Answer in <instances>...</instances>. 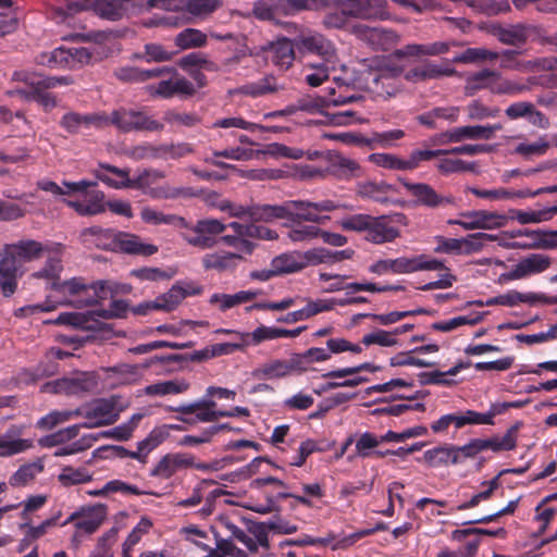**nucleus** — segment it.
Wrapping results in <instances>:
<instances>
[{"instance_id":"35","label":"nucleus","mask_w":557,"mask_h":557,"mask_svg":"<svg viewBox=\"0 0 557 557\" xmlns=\"http://www.w3.org/2000/svg\"><path fill=\"white\" fill-rule=\"evenodd\" d=\"M500 306L515 307L519 304L534 305L536 302L542 304H557V297L546 296L544 294L535 293H520L518 290H509L503 295H499Z\"/></svg>"},{"instance_id":"49","label":"nucleus","mask_w":557,"mask_h":557,"mask_svg":"<svg viewBox=\"0 0 557 557\" xmlns=\"http://www.w3.org/2000/svg\"><path fill=\"white\" fill-rule=\"evenodd\" d=\"M338 62L310 63L307 65L309 73L306 74L305 81L311 87L322 85L330 77V72L334 71Z\"/></svg>"},{"instance_id":"30","label":"nucleus","mask_w":557,"mask_h":557,"mask_svg":"<svg viewBox=\"0 0 557 557\" xmlns=\"http://www.w3.org/2000/svg\"><path fill=\"white\" fill-rule=\"evenodd\" d=\"M420 462H424L431 468L448 467L449 465H458V458L455 450V445L444 444L435 446L423 453Z\"/></svg>"},{"instance_id":"16","label":"nucleus","mask_w":557,"mask_h":557,"mask_svg":"<svg viewBox=\"0 0 557 557\" xmlns=\"http://www.w3.org/2000/svg\"><path fill=\"white\" fill-rule=\"evenodd\" d=\"M404 186L419 206L434 209L455 203V198L451 195H441L429 184L404 182Z\"/></svg>"},{"instance_id":"1","label":"nucleus","mask_w":557,"mask_h":557,"mask_svg":"<svg viewBox=\"0 0 557 557\" xmlns=\"http://www.w3.org/2000/svg\"><path fill=\"white\" fill-rule=\"evenodd\" d=\"M127 311V304L117 299L110 304L108 309L91 310L88 312H62L55 320L49 321L58 325L70 326L74 330L87 332L86 335H62L64 344L78 345H117L109 342L113 336V331L99 319L122 318Z\"/></svg>"},{"instance_id":"26","label":"nucleus","mask_w":557,"mask_h":557,"mask_svg":"<svg viewBox=\"0 0 557 557\" xmlns=\"http://www.w3.org/2000/svg\"><path fill=\"white\" fill-rule=\"evenodd\" d=\"M81 215H96L104 212V194L97 189L86 191L83 200H65Z\"/></svg>"},{"instance_id":"34","label":"nucleus","mask_w":557,"mask_h":557,"mask_svg":"<svg viewBox=\"0 0 557 557\" xmlns=\"http://www.w3.org/2000/svg\"><path fill=\"white\" fill-rule=\"evenodd\" d=\"M532 26L524 24H515L508 26H499L494 29V36L504 45L522 46L527 42Z\"/></svg>"},{"instance_id":"6","label":"nucleus","mask_w":557,"mask_h":557,"mask_svg":"<svg viewBox=\"0 0 557 557\" xmlns=\"http://www.w3.org/2000/svg\"><path fill=\"white\" fill-rule=\"evenodd\" d=\"M289 33H296L294 45L300 55L315 54L326 62H338L335 45L323 34L288 23Z\"/></svg>"},{"instance_id":"50","label":"nucleus","mask_w":557,"mask_h":557,"mask_svg":"<svg viewBox=\"0 0 557 557\" xmlns=\"http://www.w3.org/2000/svg\"><path fill=\"white\" fill-rule=\"evenodd\" d=\"M44 471V462L38 459L34 462L21 466L11 476L9 483L11 486H24L33 481L37 474Z\"/></svg>"},{"instance_id":"39","label":"nucleus","mask_w":557,"mask_h":557,"mask_svg":"<svg viewBox=\"0 0 557 557\" xmlns=\"http://www.w3.org/2000/svg\"><path fill=\"white\" fill-rule=\"evenodd\" d=\"M287 202L280 205H257L252 203L251 221L271 223L275 220H287Z\"/></svg>"},{"instance_id":"24","label":"nucleus","mask_w":557,"mask_h":557,"mask_svg":"<svg viewBox=\"0 0 557 557\" xmlns=\"http://www.w3.org/2000/svg\"><path fill=\"white\" fill-rule=\"evenodd\" d=\"M94 0H65L64 7H57L52 9V20L62 25L75 27V15L87 11L94 10Z\"/></svg>"},{"instance_id":"22","label":"nucleus","mask_w":557,"mask_h":557,"mask_svg":"<svg viewBox=\"0 0 557 557\" xmlns=\"http://www.w3.org/2000/svg\"><path fill=\"white\" fill-rule=\"evenodd\" d=\"M23 431L24 426L13 424L0 436V457H12L33 447L32 440L20 438Z\"/></svg>"},{"instance_id":"20","label":"nucleus","mask_w":557,"mask_h":557,"mask_svg":"<svg viewBox=\"0 0 557 557\" xmlns=\"http://www.w3.org/2000/svg\"><path fill=\"white\" fill-rule=\"evenodd\" d=\"M201 290L202 288L200 286L191 282H176L168 292L157 297L160 311L171 312L175 310L185 298L199 295Z\"/></svg>"},{"instance_id":"3","label":"nucleus","mask_w":557,"mask_h":557,"mask_svg":"<svg viewBox=\"0 0 557 557\" xmlns=\"http://www.w3.org/2000/svg\"><path fill=\"white\" fill-rule=\"evenodd\" d=\"M62 271V263L60 256H50L42 269L34 272L32 277L44 278L47 281L49 287L53 289L58 295V299L54 304H51L50 299L44 305H29L20 308L16 311V315L26 317L44 311H51L57 306H71L69 300L77 298L81 290H84V281L78 277H73L67 281H59V275Z\"/></svg>"},{"instance_id":"63","label":"nucleus","mask_w":557,"mask_h":557,"mask_svg":"<svg viewBox=\"0 0 557 557\" xmlns=\"http://www.w3.org/2000/svg\"><path fill=\"white\" fill-rule=\"evenodd\" d=\"M152 527L150 520L146 518H141V520L137 523V525L132 530V532L126 537L123 544V556L128 557L129 552L133 547L138 544L144 534H146L149 529Z\"/></svg>"},{"instance_id":"51","label":"nucleus","mask_w":557,"mask_h":557,"mask_svg":"<svg viewBox=\"0 0 557 557\" xmlns=\"http://www.w3.org/2000/svg\"><path fill=\"white\" fill-rule=\"evenodd\" d=\"M495 76V70L483 69L475 73H472L467 77L466 90L473 95L481 89L492 90L493 81Z\"/></svg>"},{"instance_id":"43","label":"nucleus","mask_w":557,"mask_h":557,"mask_svg":"<svg viewBox=\"0 0 557 557\" xmlns=\"http://www.w3.org/2000/svg\"><path fill=\"white\" fill-rule=\"evenodd\" d=\"M141 220L151 225L166 224L172 225L180 230L181 226H185V219L176 214H164L150 207H145L140 211Z\"/></svg>"},{"instance_id":"12","label":"nucleus","mask_w":557,"mask_h":557,"mask_svg":"<svg viewBox=\"0 0 557 557\" xmlns=\"http://www.w3.org/2000/svg\"><path fill=\"white\" fill-rule=\"evenodd\" d=\"M216 334H227L232 337V341L228 343L218 344L212 348H243L244 346H255L259 345L262 341L268 338H277L282 336H296L300 333V329L295 331H286L283 329L275 327H267L260 326L256 329L252 333H238L232 330L220 329L215 331Z\"/></svg>"},{"instance_id":"5","label":"nucleus","mask_w":557,"mask_h":557,"mask_svg":"<svg viewBox=\"0 0 557 557\" xmlns=\"http://www.w3.org/2000/svg\"><path fill=\"white\" fill-rule=\"evenodd\" d=\"M334 8L341 11H333L325 14L322 24L325 28L339 29L346 26L347 20H385L387 18L386 0H336Z\"/></svg>"},{"instance_id":"36","label":"nucleus","mask_w":557,"mask_h":557,"mask_svg":"<svg viewBox=\"0 0 557 557\" xmlns=\"http://www.w3.org/2000/svg\"><path fill=\"white\" fill-rule=\"evenodd\" d=\"M472 366L471 361H459L454 367L448 369L447 371H433V372H422L419 374L420 383L423 385H442V386H453L457 384V382L453 379H447V375H456L463 369H468Z\"/></svg>"},{"instance_id":"46","label":"nucleus","mask_w":557,"mask_h":557,"mask_svg":"<svg viewBox=\"0 0 557 557\" xmlns=\"http://www.w3.org/2000/svg\"><path fill=\"white\" fill-rule=\"evenodd\" d=\"M174 42L182 50L202 48L208 42V35L197 28H185L176 35Z\"/></svg>"},{"instance_id":"4","label":"nucleus","mask_w":557,"mask_h":557,"mask_svg":"<svg viewBox=\"0 0 557 557\" xmlns=\"http://www.w3.org/2000/svg\"><path fill=\"white\" fill-rule=\"evenodd\" d=\"M230 351L231 350H196L193 355L170 354L166 356L154 357L148 363H123L113 367L111 370L121 375L123 383H133L143 376V371L147 368L154 367L156 372L159 374L172 373L184 369L188 361H201L228 354Z\"/></svg>"},{"instance_id":"60","label":"nucleus","mask_w":557,"mask_h":557,"mask_svg":"<svg viewBox=\"0 0 557 557\" xmlns=\"http://www.w3.org/2000/svg\"><path fill=\"white\" fill-rule=\"evenodd\" d=\"M371 218H372V215L358 213V214L344 216L343 219H341L337 222V224L344 231H350V232H357V233L364 232L367 234Z\"/></svg>"},{"instance_id":"8","label":"nucleus","mask_w":557,"mask_h":557,"mask_svg":"<svg viewBox=\"0 0 557 557\" xmlns=\"http://www.w3.org/2000/svg\"><path fill=\"white\" fill-rule=\"evenodd\" d=\"M107 122L103 125L112 124L122 132H159L163 129V124L153 120L143 111L127 108L114 110L110 115H106Z\"/></svg>"},{"instance_id":"57","label":"nucleus","mask_w":557,"mask_h":557,"mask_svg":"<svg viewBox=\"0 0 557 557\" xmlns=\"http://www.w3.org/2000/svg\"><path fill=\"white\" fill-rule=\"evenodd\" d=\"M101 168L112 174H114L117 178H120L119 182H113V178L110 177L106 173H99L98 178L102 181L103 183L108 184L111 187L114 188H131L132 186V178L128 176V171L124 169H119L113 165L104 164L101 165Z\"/></svg>"},{"instance_id":"41","label":"nucleus","mask_w":557,"mask_h":557,"mask_svg":"<svg viewBox=\"0 0 557 557\" xmlns=\"http://www.w3.org/2000/svg\"><path fill=\"white\" fill-rule=\"evenodd\" d=\"M492 86V94L499 96H518L530 91V86L525 84H520L518 82L506 78L502 75L500 72L495 71V76Z\"/></svg>"},{"instance_id":"7","label":"nucleus","mask_w":557,"mask_h":557,"mask_svg":"<svg viewBox=\"0 0 557 557\" xmlns=\"http://www.w3.org/2000/svg\"><path fill=\"white\" fill-rule=\"evenodd\" d=\"M225 230L226 224L218 219H201L195 224L185 220V226L180 227V235L188 245L207 250L218 244V236Z\"/></svg>"},{"instance_id":"10","label":"nucleus","mask_w":557,"mask_h":557,"mask_svg":"<svg viewBox=\"0 0 557 557\" xmlns=\"http://www.w3.org/2000/svg\"><path fill=\"white\" fill-rule=\"evenodd\" d=\"M95 57L87 48H57L50 52H44L36 59L38 64L49 67H64L76 70L92 63Z\"/></svg>"},{"instance_id":"25","label":"nucleus","mask_w":557,"mask_h":557,"mask_svg":"<svg viewBox=\"0 0 557 557\" xmlns=\"http://www.w3.org/2000/svg\"><path fill=\"white\" fill-rule=\"evenodd\" d=\"M272 272L278 275L295 273L309 264L306 252L292 251L282 253L272 259Z\"/></svg>"},{"instance_id":"32","label":"nucleus","mask_w":557,"mask_h":557,"mask_svg":"<svg viewBox=\"0 0 557 557\" xmlns=\"http://www.w3.org/2000/svg\"><path fill=\"white\" fill-rule=\"evenodd\" d=\"M443 263L436 259H428L425 256L412 258L400 257L395 259V274L412 273L417 271L441 270Z\"/></svg>"},{"instance_id":"37","label":"nucleus","mask_w":557,"mask_h":557,"mask_svg":"<svg viewBox=\"0 0 557 557\" xmlns=\"http://www.w3.org/2000/svg\"><path fill=\"white\" fill-rule=\"evenodd\" d=\"M521 426V422H516L506 431L503 437L481 438L483 450L491 449L498 453L515 449L517 446V435Z\"/></svg>"},{"instance_id":"38","label":"nucleus","mask_w":557,"mask_h":557,"mask_svg":"<svg viewBox=\"0 0 557 557\" xmlns=\"http://www.w3.org/2000/svg\"><path fill=\"white\" fill-rule=\"evenodd\" d=\"M116 249L141 256H151L158 250L154 245L143 243L138 236L127 233H116Z\"/></svg>"},{"instance_id":"40","label":"nucleus","mask_w":557,"mask_h":557,"mask_svg":"<svg viewBox=\"0 0 557 557\" xmlns=\"http://www.w3.org/2000/svg\"><path fill=\"white\" fill-rule=\"evenodd\" d=\"M355 250L348 248L338 251H332L326 248H314L307 251L309 263H335L343 260L351 259Z\"/></svg>"},{"instance_id":"45","label":"nucleus","mask_w":557,"mask_h":557,"mask_svg":"<svg viewBox=\"0 0 557 557\" xmlns=\"http://www.w3.org/2000/svg\"><path fill=\"white\" fill-rule=\"evenodd\" d=\"M145 417V413L137 412L134 413L128 421L109 430L100 432L99 435L102 437H112L116 441L124 442L128 441L132 436L134 431L138 428L140 421Z\"/></svg>"},{"instance_id":"15","label":"nucleus","mask_w":557,"mask_h":557,"mask_svg":"<svg viewBox=\"0 0 557 557\" xmlns=\"http://www.w3.org/2000/svg\"><path fill=\"white\" fill-rule=\"evenodd\" d=\"M553 259L544 253H531L521 258L507 273L502 274L505 281L523 280L531 275L545 272L550 268Z\"/></svg>"},{"instance_id":"2","label":"nucleus","mask_w":557,"mask_h":557,"mask_svg":"<svg viewBox=\"0 0 557 557\" xmlns=\"http://www.w3.org/2000/svg\"><path fill=\"white\" fill-rule=\"evenodd\" d=\"M63 245L60 243L42 244L34 239H22L4 245L0 249V289L5 297L13 295L17 287V278L24 272V264L46 256H61Z\"/></svg>"},{"instance_id":"23","label":"nucleus","mask_w":557,"mask_h":557,"mask_svg":"<svg viewBox=\"0 0 557 557\" xmlns=\"http://www.w3.org/2000/svg\"><path fill=\"white\" fill-rule=\"evenodd\" d=\"M194 466V458L186 453L166 454L163 456L156 467L151 470L150 475L163 479L171 478L177 470Z\"/></svg>"},{"instance_id":"48","label":"nucleus","mask_w":557,"mask_h":557,"mask_svg":"<svg viewBox=\"0 0 557 557\" xmlns=\"http://www.w3.org/2000/svg\"><path fill=\"white\" fill-rule=\"evenodd\" d=\"M498 59V52L486 49V48H468L463 52L457 54L454 58L455 63H484L494 62Z\"/></svg>"},{"instance_id":"64","label":"nucleus","mask_w":557,"mask_h":557,"mask_svg":"<svg viewBox=\"0 0 557 557\" xmlns=\"http://www.w3.org/2000/svg\"><path fill=\"white\" fill-rule=\"evenodd\" d=\"M387 189H389V186L387 185L367 182L358 185L357 193L361 197L369 198L377 202H385L387 200L385 196Z\"/></svg>"},{"instance_id":"28","label":"nucleus","mask_w":557,"mask_h":557,"mask_svg":"<svg viewBox=\"0 0 557 557\" xmlns=\"http://www.w3.org/2000/svg\"><path fill=\"white\" fill-rule=\"evenodd\" d=\"M262 51L272 52V62L282 69H288L295 59L297 52L294 45V38H281L274 42H269L262 47Z\"/></svg>"},{"instance_id":"52","label":"nucleus","mask_w":557,"mask_h":557,"mask_svg":"<svg viewBox=\"0 0 557 557\" xmlns=\"http://www.w3.org/2000/svg\"><path fill=\"white\" fill-rule=\"evenodd\" d=\"M91 480L92 474L86 468H74L71 466L64 467L58 475V481L64 487L88 483Z\"/></svg>"},{"instance_id":"27","label":"nucleus","mask_w":557,"mask_h":557,"mask_svg":"<svg viewBox=\"0 0 557 557\" xmlns=\"http://www.w3.org/2000/svg\"><path fill=\"white\" fill-rule=\"evenodd\" d=\"M106 517V507L99 505L88 509L86 512H74L70 516L69 521H75V528L85 534L95 533Z\"/></svg>"},{"instance_id":"55","label":"nucleus","mask_w":557,"mask_h":557,"mask_svg":"<svg viewBox=\"0 0 557 557\" xmlns=\"http://www.w3.org/2000/svg\"><path fill=\"white\" fill-rule=\"evenodd\" d=\"M252 14L260 21L278 23L280 14L277 0H258L253 4Z\"/></svg>"},{"instance_id":"42","label":"nucleus","mask_w":557,"mask_h":557,"mask_svg":"<svg viewBox=\"0 0 557 557\" xmlns=\"http://www.w3.org/2000/svg\"><path fill=\"white\" fill-rule=\"evenodd\" d=\"M502 124H494V125H466V126H459L458 135H459V143L471 139V140H488L494 137V133L496 131L502 129Z\"/></svg>"},{"instance_id":"54","label":"nucleus","mask_w":557,"mask_h":557,"mask_svg":"<svg viewBox=\"0 0 557 557\" xmlns=\"http://www.w3.org/2000/svg\"><path fill=\"white\" fill-rule=\"evenodd\" d=\"M215 405L216 404L213 400H209V401H206L203 404L196 403V404L181 406L177 409V411H180L182 413H194L197 410H199L202 407H205L206 410L198 411L196 413V417L200 421L212 422V421L216 420L220 417L219 411L211 410L212 408L215 407Z\"/></svg>"},{"instance_id":"44","label":"nucleus","mask_w":557,"mask_h":557,"mask_svg":"<svg viewBox=\"0 0 557 557\" xmlns=\"http://www.w3.org/2000/svg\"><path fill=\"white\" fill-rule=\"evenodd\" d=\"M94 11L101 18L119 21L126 14V5L120 0H94Z\"/></svg>"},{"instance_id":"13","label":"nucleus","mask_w":557,"mask_h":557,"mask_svg":"<svg viewBox=\"0 0 557 557\" xmlns=\"http://www.w3.org/2000/svg\"><path fill=\"white\" fill-rule=\"evenodd\" d=\"M350 32L358 39L369 44L373 49L381 51L392 50L401 40L397 32L385 27H370L357 24L351 27Z\"/></svg>"},{"instance_id":"21","label":"nucleus","mask_w":557,"mask_h":557,"mask_svg":"<svg viewBox=\"0 0 557 557\" xmlns=\"http://www.w3.org/2000/svg\"><path fill=\"white\" fill-rule=\"evenodd\" d=\"M107 122L106 115L81 114L74 111L65 113L60 120V126L70 134H78L92 126L101 127Z\"/></svg>"},{"instance_id":"11","label":"nucleus","mask_w":557,"mask_h":557,"mask_svg":"<svg viewBox=\"0 0 557 557\" xmlns=\"http://www.w3.org/2000/svg\"><path fill=\"white\" fill-rule=\"evenodd\" d=\"M287 221L293 223L310 222L321 224L329 220V216L320 215V212H330L342 208L341 203L325 199L319 202L305 200H287Z\"/></svg>"},{"instance_id":"18","label":"nucleus","mask_w":557,"mask_h":557,"mask_svg":"<svg viewBox=\"0 0 557 557\" xmlns=\"http://www.w3.org/2000/svg\"><path fill=\"white\" fill-rule=\"evenodd\" d=\"M403 215L396 214L394 218L391 216H372L366 239L370 243L381 245L391 243L399 236V231L394 226L395 221H400Z\"/></svg>"},{"instance_id":"9","label":"nucleus","mask_w":557,"mask_h":557,"mask_svg":"<svg viewBox=\"0 0 557 557\" xmlns=\"http://www.w3.org/2000/svg\"><path fill=\"white\" fill-rule=\"evenodd\" d=\"M342 350H305L301 354H294L289 360L271 361V368L275 377H282L294 372L314 371L313 363L325 361L331 358L332 352Z\"/></svg>"},{"instance_id":"33","label":"nucleus","mask_w":557,"mask_h":557,"mask_svg":"<svg viewBox=\"0 0 557 557\" xmlns=\"http://www.w3.org/2000/svg\"><path fill=\"white\" fill-rule=\"evenodd\" d=\"M168 66L156 67L151 70H140L135 66H123L114 71L117 79L125 83H141L157 77H162L165 73H171Z\"/></svg>"},{"instance_id":"19","label":"nucleus","mask_w":557,"mask_h":557,"mask_svg":"<svg viewBox=\"0 0 557 557\" xmlns=\"http://www.w3.org/2000/svg\"><path fill=\"white\" fill-rule=\"evenodd\" d=\"M462 221L459 226L470 230H495L506 225L508 218L498 212L475 210L461 214Z\"/></svg>"},{"instance_id":"53","label":"nucleus","mask_w":557,"mask_h":557,"mask_svg":"<svg viewBox=\"0 0 557 557\" xmlns=\"http://www.w3.org/2000/svg\"><path fill=\"white\" fill-rule=\"evenodd\" d=\"M331 172L339 178H349L360 175V166L349 158L335 156L331 162Z\"/></svg>"},{"instance_id":"14","label":"nucleus","mask_w":557,"mask_h":557,"mask_svg":"<svg viewBox=\"0 0 557 557\" xmlns=\"http://www.w3.org/2000/svg\"><path fill=\"white\" fill-rule=\"evenodd\" d=\"M115 407L116 401L114 397L95 400L90 406L84 409L82 414L87 421L82 423V426L92 429L115 423L120 417V413L115 411Z\"/></svg>"},{"instance_id":"62","label":"nucleus","mask_w":557,"mask_h":557,"mask_svg":"<svg viewBox=\"0 0 557 557\" xmlns=\"http://www.w3.org/2000/svg\"><path fill=\"white\" fill-rule=\"evenodd\" d=\"M428 434V428L424 425H414L412 428L406 429L403 432L387 431L384 435L381 436L382 442L391 443H403L408 438H413L418 436H423Z\"/></svg>"},{"instance_id":"17","label":"nucleus","mask_w":557,"mask_h":557,"mask_svg":"<svg viewBox=\"0 0 557 557\" xmlns=\"http://www.w3.org/2000/svg\"><path fill=\"white\" fill-rule=\"evenodd\" d=\"M114 293V284L109 281H99L90 285L84 282V290H81L78 297L69 302L74 308L91 307L111 298Z\"/></svg>"},{"instance_id":"56","label":"nucleus","mask_w":557,"mask_h":557,"mask_svg":"<svg viewBox=\"0 0 557 557\" xmlns=\"http://www.w3.org/2000/svg\"><path fill=\"white\" fill-rule=\"evenodd\" d=\"M146 195L150 196L153 199H176L181 197H189L191 196V191L186 187H175L169 184H164L158 187L148 188L146 190Z\"/></svg>"},{"instance_id":"58","label":"nucleus","mask_w":557,"mask_h":557,"mask_svg":"<svg viewBox=\"0 0 557 557\" xmlns=\"http://www.w3.org/2000/svg\"><path fill=\"white\" fill-rule=\"evenodd\" d=\"M188 384L176 381L159 382L146 386L145 393L149 396H163L170 394H180L187 391Z\"/></svg>"},{"instance_id":"61","label":"nucleus","mask_w":557,"mask_h":557,"mask_svg":"<svg viewBox=\"0 0 557 557\" xmlns=\"http://www.w3.org/2000/svg\"><path fill=\"white\" fill-rule=\"evenodd\" d=\"M287 232V238L292 243H304L310 242L319 237L320 228L313 225H305L301 223H295Z\"/></svg>"},{"instance_id":"47","label":"nucleus","mask_w":557,"mask_h":557,"mask_svg":"<svg viewBox=\"0 0 557 557\" xmlns=\"http://www.w3.org/2000/svg\"><path fill=\"white\" fill-rule=\"evenodd\" d=\"M282 88L283 87L277 84L275 77L269 75L258 82L240 87L238 91L250 97H261L276 92Z\"/></svg>"},{"instance_id":"29","label":"nucleus","mask_w":557,"mask_h":557,"mask_svg":"<svg viewBox=\"0 0 557 557\" xmlns=\"http://www.w3.org/2000/svg\"><path fill=\"white\" fill-rule=\"evenodd\" d=\"M242 259L243 257L238 252L221 250L205 255L201 262L207 270L230 272L236 269Z\"/></svg>"},{"instance_id":"59","label":"nucleus","mask_w":557,"mask_h":557,"mask_svg":"<svg viewBox=\"0 0 557 557\" xmlns=\"http://www.w3.org/2000/svg\"><path fill=\"white\" fill-rule=\"evenodd\" d=\"M424 81L440 79L442 77H449L457 74V71L444 63H435L425 61L421 63Z\"/></svg>"},{"instance_id":"31","label":"nucleus","mask_w":557,"mask_h":557,"mask_svg":"<svg viewBox=\"0 0 557 557\" xmlns=\"http://www.w3.org/2000/svg\"><path fill=\"white\" fill-rule=\"evenodd\" d=\"M81 236L84 244L88 247H96L104 250L116 249V233L112 230L91 226L85 228Z\"/></svg>"}]
</instances>
